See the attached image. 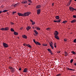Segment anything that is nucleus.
I'll use <instances>...</instances> for the list:
<instances>
[{
    "instance_id": "nucleus-55",
    "label": "nucleus",
    "mask_w": 76,
    "mask_h": 76,
    "mask_svg": "<svg viewBox=\"0 0 76 76\" xmlns=\"http://www.w3.org/2000/svg\"><path fill=\"white\" fill-rule=\"evenodd\" d=\"M11 25H13V23H11Z\"/></svg>"
},
{
    "instance_id": "nucleus-20",
    "label": "nucleus",
    "mask_w": 76,
    "mask_h": 76,
    "mask_svg": "<svg viewBox=\"0 0 76 76\" xmlns=\"http://www.w3.org/2000/svg\"><path fill=\"white\" fill-rule=\"evenodd\" d=\"M48 52H50V53H51V50H50V49H48Z\"/></svg>"
},
{
    "instance_id": "nucleus-14",
    "label": "nucleus",
    "mask_w": 76,
    "mask_h": 76,
    "mask_svg": "<svg viewBox=\"0 0 76 76\" xmlns=\"http://www.w3.org/2000/svg\"><path fill=\"white\" fill-rule=\"evenodd\" d=\"M35 44H36L37 45H41V44L38 42H36Z\"/></svg>"
},
{
    "instance_id": "nucleus-18",
    "label": "nucleus",
    "mask_w": 76,
    "mask_h": 76,
    "mask_svg": "<svg viewBox=\"0 0 76 76\" xmlns=\"http://www.w3.org/2000/svg\"><path fill=\"white\" fill-rule=\"evenodd\" d=\"M65 56H68V53L66 52H65L64 53Z\"/></svg>"
},
{
    "instance_id": "nucleus-7",
    "label": "nucleus",
    "mask_w": 76,
    "mask_h": 76,
    "mask_svg": "<svg viewBox=\"0 0 76 76\" xmlns=\"http://www.w3.org/2000/svg\"><path fill=\"white\" fill-rule=\"evenodd\" d=\"M55 35H58V32L57 31H56L54 33Z\"/></svg>"
},
{
    "instance_id": "nucleus-16",
    "label": "nucleus",
    "mask_w": 76,
    "mask_h": 76,
    "mask_svg": "<svg viewBox=\"0 0 76 76\" xmlns=\"http://www.w3.org/2000/svg\"><path fill=\"white\" fill-rule=\"evenodd\" d=\"M40 7H41V5H37L36 6V8H37V9H39Z\"/></svg>"
},
{
    "instance_id": "nucleus-59",
    "label": "nucleus",
    "mask_w": 76,
    "mask_h": 76,
    "mask_svg": "<svg viewBox=\"0 0 76 76\" xmlns=\"http://www.w3.org/2000/svg\"><path fill=\"white\" fill-rule=\"evenodd\" d=\"M2 12V11H0V13H1Z\"/></svg>"
},
{
    "instance_id": "nucleus-3",
    "label": "nucleus",
    "mask_w": 76,
    "mask_h": 76,
    "mask_svg": "<svg viewBox=\"0 0 76 76\" xmlns=\"http://www.w3.org/2000/svg\"><path fill=\"white\" fill-rule=\"evenodd\" d=\"M3 45L4 48H7V47H9V45L5 43H3Z\"/></svg>"
},
{
    "instance_id": "nucleus-62",
    "label": "nucleus",
    "mask_w": 76,
    "mask_h": 76,
    "mask_svg": "<svg viewBox=\"0 0 76 76\" xmlns=\"http://www.w3.org/2000/svg\"><path fill=\"white\" fill-rule=\"evenodd\" d=\"M74 10H76V9H74Z\"/></svg>"
},
{
    "instance_id": "nucleus-30",
    "label": "nucleus",
    "mask_w": 76,
    "mask_h": 76,
    "mask_svg": "<svg viewBox=\"0 0 76 76\" xmlns=\"http://www.w3.org/2000/svg\"><path fill=\"white\" fill-rule=\"evenodd\" d=\"M27 3V1H24V4H26Z\"/></svg>"
},
{
    "instance_id": "nucleus-35",
    "label": "nucleus",
    "mask_w": 76,
    "mask_h": 76,
    "mask_svg": "<svg viewBox=\"0 0 76 76\" xmlns=\"http://www.w3.org/2000/svg\"><path fill=\"white\" fill-rule=\"evenodd\" d=\"M73 59H72L70 61L71 63H72V62H73Z\"/></svg>"
},
{
    "instance_id": "nucleus-12",
    "label": "nucleus",
    "mask_w": 76,
    "mask_h": 76,
    "mask_svg": "<svg viewBox=\"0 0 76 76\" xmlns=\"http://www.w3.org/2000/svg\"><path fill=\"white\" fill-rule=\"evenodd\" d=\"M76 21V20L75 19H74L71 21V23H75V22Z\"/></svg>"
},
{
    "instance_id": "nucleus-5",
    "label": "nucleus",
    "mask_w": 76,
    "mask_h": 76,
    "mask_svg": "<svg viewBox=\"0 0 76 76\" xmlns=\"http://www.w3.org/2000/svg\"><path fill=\"white\" fill-rule=\"evenodd\" d=\"M18 14L19 16H24V14H23L22 13H18Z\"/></svg>"
},
{
    "instance_id": "nucleus-22",
    "label": "nucleus",
    "mask_w": 76,
    "mask_h": 76,
    "mask_svg": "<svg viewBox=\"0 0 76 76\" xmlns=\"http://www.w3.org/2000/svg\"><path fill=\"white\" fill-rule=\"evenodd\" d=\"M34 32L36 34H38V33L36 30H34Z\"/></svg>"
},
{
    "instance_id": "nucleus-44",
    "label": "nucleus",
    "mask_w": 76,
    "mask_h": 76,
    "mask_svg": "<svg viewBox=\"0 0 76 76\" xmlns=\"http://www.w3.org/2000/svg\"><path fill=\"white\" fill-rule=\"evenodd\" d=\"M50 47H51V48H52V49H53L54 47H53V45H52V46H50Z\"/></svg>"
},
{
    "instance_id": "nucleus-13",
    "label": "nucleus",
    "mask_w": 76,
    "mask_h": 76,
    "mask_svg": "<svg viewBox=\"0 0 76 76\" xmlns=\"http://www.w3.org/2000/svg\"><path fill=\"white\" fill-rule=\"evenodd\" d=\"M55 37L56 39H59V38H58V37L57 35H55Z\"/></svg>"
},
{
    "instance_id": "nucleus-38",
    "label": "nucleus",
    "mask_w": 76,
    "mask_h": 76,
    "mask_svg": "<svg viewBox=\"0 0 76 76\" xmlns=\"http://www.w3.org/2000/svg\"><path fill=\"white\" fill-rule=\"evenodd\" d=\"M73 42H75V43H76V39H75L74 40Z\"/></svg>"
},
{
    "instance_id": "nucleus-19",
    "label": "nucleus",
    "mask_w": 76,
    "mask_h": 76,
    "mask_svg": "<svg viewBox=\"0 0 76 76\" xmlns=\"http://www.w3.org/2000/svg\"><path fill=\"white\" fill-rule=\"evenodd\" d=\"M57 44V43H55L54 44V47L55 48H56V47H57V46H56V44Z\"/></svg>"
},
{
    "instance_id": "nucleus-29",
    "label": "nucleus",
    "mask_w": 76,
    "mask_h": 76,
    "mask_svg": "<svg viewBox=\"0 0 76 76\" xmlns=\"http://www.w3.org/2000/svg\"><path fill=\"white\" fill-rule=\"evenodd\" d=\"M7 10H4L2 11L3 13H4V12H7Z\"/></svg>"
},
{
    "instance_id": "nucleus-49",
    "label": "nucleus",
    "mask_w": 76,
    "mask_h": 76,
    "mask_svg": "<svg viewBox=\"0 0 76 76\" xmlns=\"http://www.w3.org/2000/svg\"><path fill=\"white\" fill-rule=\"evenodd\" d=\"M52 6H54V3H53L52 4Z\"/></svg>"
},
{
    "instance_id": "nucleus-31",
    "label": "nucleus",
    "mask_w": 76,
    "mask_h": 76,
    "mask_svg": "<svg viewBox=\"0 0 76 76\" xmlns=\"http://www.w3.org/2000/svg\"><path fill=\"white\" fill-rule=\"evenodd\" d=\"M28 2H29V3H32V1H31V0H28Z\"/></svg>"
},
{
    "instance_id": "nucleus-48",
    "label": "nucleus",
    "mask_w": 76,
    "mask_h": 76,
    "mask_svg": "<svg viewBox=\"0 0 76 76\" xmlns=\"http://www.w3.org/2000/svg\"><path fill=\"white\" fill-rule=\"evenodd\" d=\"M30 22H33V21H32V20H30Z\"/></svg>"
},
{
    "instance_id": "nucleus-61",
    "label": "nucleus",
    "mask_w": 76,
    "mask_h": 76,
    "mask_svg": "<svg viewBox=\"0 0 76 76\" xmlns=\"http://www.w3.org/2000/svg\"><path fill=\"white\" fill-rule=\"evenodd\" d=\"M74 65H75V66H76V63L74 64Z\"/></svg>"
},
{
    "instance_id": "nucleus-52",
    "label": "nucleus",
    "mask_w": 76,
    "mask_h": 76,
    "mask_svg": "<svg viewBox=\"0 0 76 76\" xmlns=\"http://www.w3.org/2000/svg\"><path fill=\"white\" fill-rule=\"evenodd\" d=\"M72 0H70V1H69V3H71L72 2Z\"/></svg>"
},
{
    "instance_id": "nucleus-60",
    "label": "nucleus",
    "mask_w": 76,
    "mask_h": 76,
    "mask_svg": "<svg viewBox=\"0 0 76 76\" xmlns=\"http://www.w3.org/2000/svg\"><path fill=\"white\" fill-rule=\"evenodd\" d=\"M75 69H72V71H75Z\"/></svg>"
},
{
    "instance_id": "nucleus-46",
    "label": "nucleus",
    "mask_w": 76,
    "mask_h": 76,
    "mask_svg": "<svg viewBox=\"0 0 76 76\" xmlns=\"http://www.w3.org/2000/svg\"><path fill=\"white\" fill-rule=\"evenodd\" d=\"M35 23L34 22H32V25H34V24H35Z\"/></svg>"
},
{
    "instance_id": "nucleus-6",
    "label": "nucleus",
    "mask_w": 76,
    "mask_h": 76,
    "mask_svg": "<svg viewBox=\"0 0 76 76\" xmlns=\"http://www.w3.org/2000/svg\"><path fill=\"white\" fill-rule=\"evenodd\" d=\"M41 12V10L40 9H39L37 10V15H39Z\"/></svg>"
},
{
    "instance_id": "nucleus-23",
    "label": "nucleus",
    "mask_w": 76,
    "mask_h": 76,
    "mask_svg": "<svg viewBox=\"0 0 76 76\" xmlns=\"http://www.w3.org/2000/svg\"><path fill=\"white\" fill-rule=\"evenodd\" d=\"M51 43H50V46H52V45H53V42H51Z\"/></svg>"
},
{
    "instance_id": "nucleus-21",
    "label": "nucleus",
    "mask_w": 76,
    "mask_h": 76,
    "mask_svg": "<svg viewBox=\"0 0 76 76\" xmlns=\"http://www.w3.org/2000/svg\"><path fill=\"white\" fill-rule=\"evenodd\" d=\"M55 18L56 19H59V16H56Z\"/></svg>"
},
{
    "instance_id": "nucleus-47",
    "label": "nucleus",
    "mask_w": 76,
    "mask_h": 76,
    "mask_svg": "<svg viewBox=\"0 0 76 76\" xmlns=\"http://www.w3.org/2000/svg\"><path fill=\"white\" fill-rule=\"evenodd\" d=\"M23 45H24V46H26V44L25 43Z\"/></svg>"
},
{
    "instance_id": "nucleus-4",
    "label": "nucleus",
    "mask_w": 76,
    "mask_h": 76,
    "mask_svg": "<svg viewBox=\"0 0 76 76\" xmlns=\"http://www.w3.org/2000/svg\"><path fill=\"white\" fill-rule=\"evenodd\" d=\"M69 10L71 12H73L74 11V8L72 7H69Z\"/></svg>"
},
{
    "instance_id": "nucleus-53",
    "label": "nucleus",
    "mask_w": 76,
    "mask_h": 76,
    "mask_svg": "<svg viewBox=\"0 0 76 76\" xmlns=\"http://www.w3.org/2000/svg\"><path fill=\"white\" fill-rule=\"evenodd\" d=\"M69 70H71V71H73V69H70Z\"/></svg>"
},
{
    "instance_id": "nucleus-28",
    "label": "nucleus",
    "mask_w": 76,
    "mask_h": 76,
    "mask_svg": "<svg viewBox=\"0 0 76 76\" xmlns=\"http://www.w3.org/2000/svg\"><path fill=\"white\" fill-rule=\"evenodd\" d=\"M42 45L43 46H47V44H43Z\"/></svg>"
},
{
    "instance_id": "nucleus-50",
    "label": "nucleus",
    "mask_w": 76,
    "mask_h": 76,
    "mask_svg": "<svg viewBox=\"0 0 76 76\" xmlns=\"http://www.w3.org/2000/svg\"><path fill=\"white\" fill-rule=\"evenodd\" d=\"M21 3H22V4H24V1L22 2Z\"/></svg>"
},
{
    "instance_id": "nucleus-25",
    "label": "nucleus",
    "mask_w": 76,
    "mask_h": 76,
    "mask_svg": "<svg viewBox=\"0 0 76 76\" xmlns=\"http://www.w3.org/2000/svg\"><path fill=\"white\" fill-rule=\"evenodd\" d=\"M72 54H76V52H75L73 51L72 52Z\"/></svg>"
},
{
    "instance_id": "nucleus-1",
    "label": "nucleus",
    "mask_w": 76,
    "mask_h": 76,
    "mask_svg": "<svg viewBox=\"0 0 76 76\" xmlns=\"http://www.w3.org/2000/svg\"><path fill=\"white\" fill-rule=\"evenodd\" d=\"M30 13V12H25L24 14V16H28Z\"/></svg>"
},
{
    "instance_id": "nucleus-58",
    "label": "nucleus",
    "mask_w": 76,
    "mask_h": 76,
    "mask_svg": "<svg viewBox=\"0 0 76 76\" xmlns=\"http://www.w3.org/2000/svg\"><path fill=\"white\" fill-rule=\"evenodd\" d=\"M56 22H57V23H58V20H56Z\"/></svg>"
},
{
    "instance_id": "nucleus-15",
    "label": "nucleus",
    "mask_w": 76,
    "mask_h": 76,
    "mask_svg": "<svg viewBox=\"0 0 76 76\" xmlns=\"http://www.w3.org/2000/svg\"><path fill=\"white\" fill-rule=\"evenodd\" d=\"M14 35H18V33L15 31L14 33Z\"/></svg>"
},
{
    "instance_id": "nucleus-39",
    "label": "nucleus",
    "mask_w": 76,
    "mask_h": 76,
    "mask_svg": "<svg viewBox=\"0 0 76 76\" xmlns=\"http://www.w3.org/2000/svg\"><path fill=\"white\" fill-rule=\"evenodd\" d=\"M73 18H76V15H73Z\"/></svg>"
},
{
    "instance_id": "nucleus-63",
    "label": "nucleus",
    "mask_w": 76,
    "mask_h": 76,
    "mask_svg": "<svg viewBox=\"0 0 76 76\" xmlns=\"http://www.w3.org/2000/svg\"><path fill=\"white\" fill-rule=\"evenodd\" d=\"M28 5H30V4H28Z\"/></svg>"
},
{
    "instance_id": "nucleus-2",
    "label": "nucleus",
    "mask_w": 76,
    "mask_h": 76,
    "mask_svg": "<svg viewBox=\"0 0 76 76\" xmlns=\"http://www.w3.org/2000/svg\"><path fill=\"white\" fill-rule=\"evenodd\" d=\"M9 69H10V70L12 72H14L15 71V69L13 68L11 66H9Z\"/></svg>"
},
{
    "instance_id": "nucleus-10",
    "label": "nucleus",
    "mask_w": 76,
    "mask_h": 76,
    "mask_svg": "<svg viewBox=\"0 0 76 76\" xmlns=\"http://www.w3.org/2000/svg\"><path fill=\"white\" fill-rule=\"evenodd\" d=\"M22 37L23 38H25V39H26V38H27V37L26 36V35H22Z\"/></svg>"
},
{
    "instance_id": "nucleus-51",
    "label": "nucleus",
    "mask_w": 76,
    "mask_h": 76,
    "mask_svg": "<svg viewBox=\"0 0 76 76\" xmlns=\"http://www.w3.org/2000/svg\"><path fill=\"white\" fill-rule=\"evenodd\" d=\"M70 2L69 3V4L68 5V6H70Z\"/></svg>"
},
{
    "instance_id": "nucleus-33",
    "label": "nucleus",
    "mask_w": 76,
    "mask_h": 76,
    "mask_svg": "<svg viewBox=\"0 0 76 76\" xmlns=\"http://www.w3.org/2000/svg\"><path fill=\"white\" fill-rule=\"evenodd\" d=\"M1 31H4V28H1Z\"/></svg>"
},
{
    "instance_id": "nucleus-64",
    "label": "nucleus",
    "mask_w": 76,
    "mask_h": 76,
    "mask_svg": "<svg viewBox=\"0 0 76 76\" xmlns=\"http://www.w3.org/2000/svg\"><path fill=\"white\" fill-rule=\"evenodd\" d=\"M75 1H76V0H75Z\"/></svg>"
},
{
    "instance_id": "nucleus-41",
    "label": "nucleus",
    "mask_w": 76,
    "mask_h": 76,
    "mask_svg": "<svg viewBox=\"0 0 76 76\" xmlns=\"http://www.w3.org/2000/svg\"><path fill=\"white\" fill-rule=\"evenodd\" d=\"M50 28H47L46 29H47V31H49V30H50Z\"/></svg>"
},
{
    "instance_id": "nucleus-11",
    "label": "nucleus",
    "mask_w": 76,
    "mask_h": 76,
    "mask_svg": "<svg viewBox=\"0 0 76 76\" xmlns=\"http://www.w3.org/2000/svg\"><path fill=\"white\" fill-rule=\"evenodd\" d=\"M35 28V29H37V30H39V31L40 30H41V28H39V27H36Z\"/></svg>"
},
{
    "instance_id": "nucleus-27",
    "label": "nucleus",
    "mask_w": 76,
    "mask_h": 76,
    "mask_svg": "<svg viewBox=\"0 0 76 76\" xmlns=\"http://www.w3.org/2000/svg\"><path fill=\"white\" fill-rule=\"evenodd\" d=\"M64 40L65 42H66V41H67V39H64Z\"/></svg>"
},
{
    "instance_id": "nucleus-26",
    "label": "nucleus",
    "mask_w": 76,
    "mask_h": 76,
    "mask_svg": "<svg viewBox=\"0 0 76 76\" xmlns=\"http://www.w3.org/2000/svg\"><path fill=\"white\" fill-rule=\"evenodd\" d=\"M26 46H27V47H31V45H29V44H27L26 45Z\"/></svg>"
},
{
    "instance_id": "nucleus-56",
    "label": "nucleus",
    "mask_w": 76,
    "mask_h": 76,
    "mask_svg": "<svg viewBox=\"0 0 76 76\" xmlns=\"http://www.w3.org/2000/svg\"><path fill=\"white\" fill-rule=\"evenodd\" d=\"M23 29V28H22V27H21V28H20V29L22 30V29Z\"/></svg>"
},
{
    "instance_id": "nucleus-8",
    "label": "nucleus",
    "mask_w": 76,
    "mask_h": 76,
    "mask_svg": "<svg viewBox=\"0 0 76 76\" xmlns=\"http://www.w3.org/2000/svg\"><path fill=\"white\" fill-rule=\"evenodd\" d=\"M27 72H28V69L26 68H25L23 71V72L24 73H26Z\"/></svg>"
},
{
    "instance_id": "nucleus-17",
    "label": "nucleus",
    "mask_w": 76,
    "mask_h": 76,
    "mask_svg": "<svg viewBox=\"0 0 76 76\" xmlns=\"http://www.w3.org/2000/svg\"><path fill=\"white\" fill-rule=\"evenodd\" d=\"M9 30V28L8 27H6L4 28V31H7Z\"/></svg>"
},
{
    "instance_id": "nucleus-32",
    "label": "nucleus",
    "mask_w": 76,
    "mask_h": 76,
    "mask_svg": "<svg viewBox=\"0 0 76 76\" xmlns=\"http://www.w3.org/2000/svg\"><path fill=\"white\" fill-rule=\"evenodd\" d=\"M11 31L12 32H13V31H14V29L12 28H11Z\"/></svg>"
},
{
    "instance_id": "nucleus-42",
    "label": "nucleus",
    "mask_w": 76,
    "mask_h": 76,
    "mask_svg": "<svg viewBox=\"0 0 76 76\" xmlns=\"http://www.w3.org/2000/svg\"><path fill=\"white\" fill-rule=\"evenodd\" d=\"M33 41L35 43V44L36 43V42L35 41V39H33Z\"/></svg>"
},
{
    "instance_id": "nucleus-43",
    "label": "nucleus",
    "mask_w": 76,
    "mask_h": 76,
    "mask_svg": "<svg viewBox=\"0 0 76 76\" xmlns=\"http://www.w3.org/2000/svg\"><path fill=\"white\" fill-rule=\"evenodd\" d=\"M66 69L67 70H70V69L69 68V67H67Z\"/></svg>"
},
{
    "instance_id": "nucleus-54",
    "label": "nucleus",
    "mask_w": 76,
    "mask_h": 76,
    "mask_svg": "<svg viewBox=\"0 0 76 76\" xmlns=\"http://www.w3.org/2000/svg\"><path fill=\"white\" fill-rule=\"evenodd\" d=\"M21 68H20L19 69V70H21Z\"/></svg>"
},
{
    "instance_id": "nucleus-57",
    "label": "nucleus",
    "mask_w": 76,
    "mask_h": 76,
    "mask_svg": "<svg viewBox=\"0 0 76 76\" xmlns=\"http://www.w3.org/2000/svg\"><path fill=\"white\" fill-rule=\"evenodd\" d=\"M53 22H56V20H54L53 21Z\"/></svg>"
},
{
    "instance_id": "nucleus-37",
    "label": "nucleus",
    "mask_w": 76,
    "mask_h": 76,
    "mask_svg": "<svg viewBox=\"0 0 76 76\" xmlns=\"http://www.w3.org/2000/svg\"><path fill=\"white\" fill-rule=\"evenodd\" d=\"M56 76H61V74H58L56 75Z\"/></svg>"
},
{
    "instance_id": "nucleus-24",
    "label": "nucleus",
    "mask_w": 76,
    "mask_h": 76,
    "mask_svg": "<svg viewBox=\"0 0 76 76\" xmlns=\"http://www.w3.org/2000/svg\"><path fill=\"white\" fill-rule=\"evenodd\" d=\"M18 3L14 5V7H16V6H18Z\"/></svg>"
},
{
    "instance_id": "nucleus-36",
    "label": "nucleus",
    "mask_w": 76,
    "mask_h": 76,
    "mask_svg": "<svg viewBox=\"0 0 76 76\" xmlns=\"http://www.w3.org/2000/svg\"><path fill=\"white\" fill-rule=\"evenodd\" d=\"M60 52H61V51H59V50H58L57 51V53H60Z\"/></svg>"
},
{
    "instance_id": "nucleus-40",
    "label": "nucleus",
    "mask_w": 76,
    "mask_h": 76,
    "mask_svg": "<svg viewBox=\"0 0 76 76\" xmlns=\"http://www.w3.org/2000/svg\"><path fill=\"white\" fill-rule=\"evenodd\" d=\"M61 21V19H60L59 20H58V23L59 22H60V21Z\"/></svg>"
},
{
    "instance_id": "nucleus-45",
    "label": "nucleus",
    "mask_w": 76,
    "mask_h": 76,
    "mask_svg": "<svg viewBox=\"0 0 76 76\" xmlns=\"http://www.w3.org/2000/svg\"><path fill=\"white\" fill-rule=\"evenodd\" d=\"M16 13V11H15V12H12V13H13V14H15V13Z\"/></svg>"
},
{
    "instance_id": "nucleus-9",
    "label": "nucleus",
    "mask_w": 76,
    "mask_h": 76,
    "mask_svg": "<svg viewBox=\"0 0 76 76\" xmlns=\"http://www.w3.org/2000/svg\"><path fill=\"white\" fill-rule=\"evenodd\" d=\"M31 27H30L29 26H28L27 27L26 29V30H27V31H29V30L30 29H31Z\"/></svg>"
},
{
    "instance_id": "nucleus-34",
    "label": "nucleus",
    "mask_w": 76,
    "mask_h": 76,
    "mask_svg": "<svg viewBox=\"0 0 76 76\" xmlns=\"http://www.w3.org/2000/svg\"><path fill=\"white\" fill-rule=\"evenodd\" d=\"M66 22H67L66 21H64L62 23H66Z\"/></svg>"
}]
</instances>
